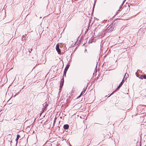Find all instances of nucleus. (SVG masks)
Returning a JSON list of instances; mask_svg holds the SVG:
<instances>
[{
    "instance_id": "1",
    "label": "nucleus",
    "mask_w": 146,
    "mask_h": 146,
    "mask_svg": "<svg viewBox=\"0 0 146 146\" xmlns=\"http://www.w3.org/2000/svg\"><path fill=\"white\" fill-rule=\"evenodd\" d=\"M114 28V25L113 24L110 25L107 28L106 31L107 32H110L112 31Z\"/></svg>"
},
{
    "instance_id": "2",
    "label": "nucleus",
    "mask_w": 146,
    "mask_h": 146,
    "mask_svg": "<svg viewBox=\"0 0 146 146\" xmlns=\"http://www.w3.org/2000/svg\"><path fill=\"white\" fill-rule=\"evenodd\" d=\"M69 67V65L68 64L67 65L65 68L64 72V75L65 77L66 76V74Z\"/></svg>"
},
{
    "instance_id": "3",
    "label": "nucleus",
    "mask_w": 146,
    "mask_h": 146,
    "mask_svg": "<svg viewBox=\"0 0 146 146\" xmlns=\"http://www.w3.org/2000/svg\"><path fill=\"white\" fill-rule=\"evenodd\" d=\"M56 49L58 53L59 54L61 52V51L59 49V45L58 44H57L56 45Z\"/></svg>"
},
{
    "instance_id": "4",
    "label": "nucleus",
    "mask_w": 146,
    "mask_h": 146,
    "mask_svg": "<svg viewBox=\"0 0 146 146\" xmlns=\"http://www.w3.org/2000/svg\"><path fill=\"white\" fill-rule=\"evenodd\" d=\"M64 82V79L63 78L61 80V82H60V88H61L62 87L63 85Z\"/></svg>"
},
{
    "instance_id": "5",
    "label": "nucleus",
    "mask_w": 146,
    "mask_h": 146,
    "mask_svg": "<svg viewBox=\"0 0 146 146\" xmlns=\"http://www.w3.org/2000/svg\"><path fill=\"white\" fill-rule=\"evenodd\" d=\"M139 78L141 79H146V75L145 74L143 75H141L139 77Z\"/></svg>"
},
{
    "instance_id": "6",
    "label": "nucleus",
    "mask_w": 146,
    "mask_h": 146,
    "mask_svg": "<svg viewBox=\"0 0 146 146\" xmlns=\"http://www.w3.org/2000/svg\"><path fill=\"white\" fill-rule=\"evenodd\" d=\"M123 80L121 82L120 84L119 85V86H118V87L117 88V90H118L119 88L122 85L123 83Z\"/></svg>"
},
{
    "instance_id": "7",
    "label": "nucleus",
    "mask_w": 146,
    "mask_h": 146,
    "mask_svg": "<svg viewBox=\"0 0 146 146\" xmlns=\"http://www.w3.org/2000/svg\"><path fill=\"white\" fill-rule=\"evenodd\" d=\"M69 127V126L68 124L64 125L63 127V128L64 129H68Z\"/></svg>"
},
{
    "instance_id": "8",
    "label": "nucleus",
    "mask_w": 146,
    "mask_h": 146,
    "mask_svg": "<svg viewBox=\"0 0 146 146\" xmlns=\"http://www.w3.org/2000/svg\"><path fill=\"white\" fill-rule=\"evenodd\" d=\"M86 88H84L83 89V91H82V92L80 94V96L82 95L83 94H84V93H85V91H86Z\"/></svg>"
},
{
    "instance_id": "9",
    "label": "nucleus",
    "mask_w": 146,
    "mask_h": 146,
    "mask_svg": "<svg viewBox=\"0 0 146 146\" xmlns=\"http://www.w3.org/2000/svg\"><path fill=\"white\" fill-rule=\"evenodd\" d=\"M48 104L47 103H45L43 104V106L44 107V110H45L46 107L48 106Z\"/></svg>"
},
{
    "instance_id": "10",
    "label": "nucleus",
    "mask_w": 146,
    "mask_h": 146,
    "mask_svg": "<svg viewBox=\"0 0 146 146\" xmlns=\"http://www.w3.org/2000/svg\"><path fill=\"white\" fill-rule=\"evenodd\" d=\"M20 137V135H17V138L16 139V141H17L19 139V138Z\"/></svg>"
},
{
    "instance_id": "11",
    "label": "nucleus",
    "mask_w": 146,
    "mask_h": 146,
    "mask_svg": "<svg viewBox=\"0 0 146 146\" xmlns=\"http://www.w3.org/2000/svg\"><path fill=\"white\" fill-rule=\"evenodd\" d=\"M126 75H127L128 76V74L126 73L125 74V76H126Z\"/></svg>"
},
{
    "instance_id": "12",
    "label": "nucleus",
    "mask_w": 146,
    "mask_h": 146,
    "mask_svg": "<svg viewBox=\"0 0 146 146\" xmlns=\"http://www.w3.org/2000/svg\"><path fill=\"white\" fill-rule=\"evenodd\" d=\"M43 109H44V108H43ZM44 110H42V112H43V111H44Z\"/></svg>"
},
{
    "instance_id": "13",
    "label": "nucleus",
    "mask_w": 146,
    "mask_h": 146,
    "mask_svg": "<svg viewBox=\"0 0 146 146\" xmlns=\"http://www.w3.org/2000/svg\"><path fill=\"white\" fill-rule=\"evenodd\" d=\"M80 96H79L78 97V98H79V97H80Z\"/></svg>"
}]
</instances>
